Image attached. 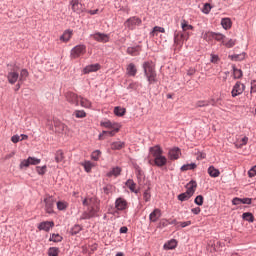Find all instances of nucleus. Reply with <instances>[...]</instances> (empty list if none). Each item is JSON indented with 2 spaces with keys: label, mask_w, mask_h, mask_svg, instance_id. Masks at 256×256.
I'll list each match as a JSON object with an SVG mask.
<instances>
[{
  "label": "nucleus",
  "mask_w": 256,
  "mask_h": 256,
  "mask_svg": "<svg viewBox=\"0 0 256 256\" xmlns=\"http://www.w3.org/2000/svg\"><path fill=\"white\" fill-rule=\"evenodd\" d=\"M168 157L171 159V161H175L181 157V149L179 147H174L169 150Z\"/></svg>",
  "instance_id": "obj_15"
},
{
  "label": "nucleus",
  "mask_w": 256,
  "mask_h": 256,
  "mask_svg": "<svg viewBox=\"0 0 256 256\" xmlns=\"http://www.w3.org/2000/svg\"><path fill=\"white\" fill-rule=\"evenodd\" d=\"M59 255V248L57 247H50L48 249V256H58Z\"/></svg>",
  "instance_id": "obj_49"
},
{
  "label": "nucleus",
  "mask_w": 256,
  "mask_h": 256,
  "mask_svg": "<svg viewBox=\"0 0 256 256\" xmlns=\"http://www.w3.org/2000/svg\"><path fill=\"white\" fill-rule=\"evenodd\" d=\"M29 77V71L27 69H22L20 72V79L19 81H25Z\"/></svg>",
  "instance_id": "obj_50"
},
{
  "label": "nucleus",
  "mask_w": 256,
  "mask_h": 256,
  "mask_svg": "<svg viewBox=\"0 0 256 256\" xmlns=\"http://www.w3.org/2000/svg\"><path fill=\"white\" fill-rule=\"evenodd\" d=\"M106 175L107 177H119V175H121V167L116 166L112 168Z\"/></svg>",
  "instance_id": "obj_29"
},
{
  "label": "nucleus",
  "mask_w": 256,
  "mask_h": 256,
  "mask_svg": "<svg viewBox=\"0 0 256 256\" xmlns=\"http://www.w3.org/2000/svg\"><path fill=\"white\" fill-rule=\"evenodd\" d=\"M70 5L74 13H77L78 15H81V13H83V4H81L79 0H71Z\"/></svg>",
  "instance_id": "obj_13"
},
{
  "label": "nucleus",
  "mask_w": 256,
  "mask_h": 256,
  "mask_svg": "<svg viewBox=\"0 0 256 256\" xmlns=\"http://www.w3.org/2000/svg\"><path fill=\"white\" fill-rule=\"evenodd\" d=\"M55 227V222L54 221H43L38 224L37 228L40 231H45L46 233H49L51 229Z\"/></svg>",
  "instance_id": "obj_11"
},
{
  "label": "nucleus",
  "mask_w": 256,
  "mask_h": 256,
  "mask_svg": "<svg viewBox=\"0 0 256 256\" xmlns=\"http://www.w3.org/2000/svg\"><path fill=\"white\" fill-rule=\"evenodd\" d=\"M209 100H199L195 103L196 109H199V107H209Z\"/></svg>",
  "instance_id": "obj_46"
},
{
  "label": "nucleus",
  "mask_w": 256,
  "mask_h": 256,
  "mask_svg": "<svg viewBox=\"0 0 256 256\" xmlns=\"http://www.w3.org/2000/svg\"><path fill=\"white\" fill-rule=\"evenodd\" d=\"M245 57H247V53L242 52L240 54L229 55L228 59H231V61H244Z\"/></svg>",
  "instance_id": "obj_24"
},
{
  "label": "nucleus",
  "mask_w": 256,
  "mask_h": 256,
  "mask_svg": "<svg viewBox=\"0 0 256 256\" xmlns=\"http://www.w3.org/2000/svg\"><path fill=\"white\" fill-rule=\"evenodd\" d=\"M141 23H143V21L141 20V18L137 17V16H132L130 18H128L125 22L124 25L125 27H127L130 31H133L134 29H136L137 27H139V25H141Z\"/></svg>",
  "instance_id": "obj_4"
},
{
  "label": "nucleus",
  "mask_w": 256,
  "mask_h": 256,
  "mask_svg": "<svg viewBox=\"0 0 256 256\" xmlns=\"http://www.w3.org/2000/svg\"><path fill=\"white\" fill-rule=\"evenodd\" d=\"M221 25L225 31L231 29L233 22H231V18H222L221 19Z\"/></svg>",
  "instance_id": "obj_30"
},
{
  "label": "nucleus",
  "mask_w": 256,
  "mask_h": 256,
  "mask_svg": "<svg viewBox=\"0 0 256 256\" xmlns=\"http://www.w3.org/2000/svg\"><path fill=\"white\" fill-rule=\"evenodd\" d=\"M255 175H256V165L253 166V167L248 171V176H249L250 178L255 177Z\"/></svg>",
  "instance_id": "obj_61"
},
{
  "label": "nucleus",
  "mask_w": 256,
  "mask_h": 256,
  "mask_svg": "<svg viewBox=\"0 0 256 256\" xmlns=\"http://www.w3.org/2000/svg\"><path fill=\"white\" fill-rule=\"evenodd\" d=\"M144 75L149 85L157 83V71H155V64L153 61H146L143 63Z\"/></svg>",
  "instance_id": "obj_1"
},
{
  "label": "nucleus",
  "mask_w": 256,
  "mask_h": 256,
  "mask_svg": "<svg viewBox=\"0 0 256 256\" xmlns=\"http://www.w3.org/2000/svg\"><path fill=\"white\" fill-rule=\"evenodd\" d=\"M143 199L146 203H149V201H151V192L149 191V189L144 191Z\"/></svg>",
  "instance_id": "obj_54"
},
{
  "label": "nucleus",
  "mask_w": 256,
  "mask_h": 256,
  "mask_svg": "<svg viewBox=\"0 0 256 256\" xmlns=\"http://www.w3.org/2000/svg\"><path fill=\"white\" fill-rule=\"evenodd\" d=\"M124 147H125V142H121V141L113 142L111 144V149L113 151H121V149H123Z\"/></svg>",
  "instance_id": "obj_34"
},
{
  "label": "nucleus",
  "mask_w": 256,
  "mask_h": 256,
  "mask_svg": "<svg viewBox=\"0 0 256 256\" xmlns=\"http://www.w3.org/2000/svg\"><path fill=\"white\" fill-rule=\"evenodd\" d=\"M237 43L236 40L234 39H230L227 42H223V45H225V47H227L228 49H231V47H235V44Z\"/></svg>",
  "instance_id": "obj_56"
},
{
  "label": "nucleus",
  "mask_w": 256,
  "mask_h": 256,
  "mask_svg": "<svg viewBox=\"0 0 256 256\" xmlns=\"http://www.w3.org/2000/svg\"><path fill=\"white\" fill-rule=\"evenodd\" d=\"M8 82L10 85H15L19 80V73L17 72H9L7 75Z\"/></svg>",
  "instance_id": "obj_20"
},
{
  "label": "nucleus",
  "mask_w": 256,
  "mask_h": 256,
  "mask_svg": "<svg viewBox=\"0 0 256 256\" xmlns=\"http://www.w3.org/2000/svg\"><path fill=\"white\" fill-rule=\"evenodd\" d=\"M177 247V240L171 239L170 241L166 242L163 246L165 251H171Z\"/></svg>",
  "instance_id": "obj_23"
},
{
  "label": "nucleus",
  "mask_w": 256,
  "mask_h": 256,
  "mask_svg": "<svg viewBox=\"0 0 256 256\" xmlns=\"http://www.w3.org/2000/svg\"><path fill=\"white\" fill-rule=\"evenodd\" d=\"M126 53L128 55H131V57H137L141 54V46L136 45V46L128 47L126 50Z\"/></svg>",
  "instance_id": "obj_16"
},
{
  "label": "nucleus",
  "mask_w": 256,
  "mask_h": 256,
  "mask_svg": "<svg viewBox=\"0 0 256 256\" xmlns=\"http://www.w3.org/2000/svg\"><path fill=\"white\" fill-rule=\"evenodd\" d=\"M158 33H165V28L161 27V26H155L153 28V30L150 32V35L152 37H155L158 35Z\"/></svg>",
  "instance_id": "obj_39"
},
{
  "label": "nucleus",
  "mask_w": 256,
  "mask_h": 256,
  "mask_svg": "<svg viewBox=\"0 0 256 256\" xmlns=\"http://www.w3.org/2000/svg\"><path fill=\"white\" fill-rule=\"evenodd\" d=\"M154 165H156V167H165V165H167V157L160 154V156L154 158Z\"/></svg>",
  "instance_id": "obj_19"
},
{
  "label": "nucleus",
  "mask_w": 256,
  "mask_h": 256,
  "mask_svg": "<svg viewBox=\"0 0 256 256\" xmlns=\"http://www.w3.org/2000/svg\"><path fill=\"white\" fill-rule=\"evenodd\" d=\"M100 125H101V127H105L106 129H115V126L109 120L101 122Z\"/></svg>",
  "instance_id": "obj_53"
},
{
  "label": "nucleus",
  "mask_w": 256,
  "mask_h": 256,
  "mask_svg": "<svg viewBox=\"0 0 256 256\" xmlns=\"http://www.w3.org/2000/svg\"><path fill=\"white\" fill-rule=\"evenodd\" d=\"M99 202V200H97L96 197H90V198H85L83 201H82V205L84 207H91V205H95V203Z\"/></svg>",
  "instance_id": "obj_26"
},
{
  "label": "nucleus",
  "mask_w": 256,
  "mask_h": 256,
  "mask_svg": "<svg viewBox=\"0 0 256 256\" xmlns=\"http://www.w3.org/2000/svg\"><path fill=\"white\" fill-rule=\"evenodd\" d=\"M137 87H139L138 86V84L136 83V82H132V83H130L129 85H128V87H127V89L129 90H132V91H137Z\"/></svg>",
  "instance_id": "obj_60"
},
{
  "label": "nucleus",
  "mask_w": 256,
  "mask_h": 256,
  "mask_svg": "<svg viewBox=\"0 0 256 256\" xmlns=\"http://www.w3.org/2000/svg\"><path fill=\"white\" fill-rule=\"evenodd\" d=\"M100 69H101V65L99 63L90 64L83 69V73L84 75H89V73H95Z\"/></svg>",
  "instance_id": "obj_14"
},
{
  "label": "nucleus",
  "mask_w": 256,
  "mask_h": 256,
  "mask_svg": "<svg viewBox=\"0 0 256 256\" xmlns=\"http://www.w3.org/2000/svg\"><path fill=\"white\" fill-rule=\"evenodd\" d=\"M149 151H150V155H152V157H154V159L156 157L163 155V149H161V146H159V145L150 147Z\"/></svg>",
  "instance_id": "obj_18"
},
{
  "label": "nucleus",
  "mask_w": 256,
  "mask_h": 256,
  "mask_svg": "<svg viewBox=\"0 0 256 256\" xmlns=\"http://www.w3.org/2000/svg\"><path fill=\"white\" fill-rule=\"evenodd\" d=\"M72 35V30H65L64 33L60 36V41H62L63 43H67L70 41Z\"/></svg>",
  "instance_id": "obj_25"
},
{
  "label": "nucleus",
  "mask_w": 256,
  "mask_h": 256,
  "mask_svg": "<svg viewBox=\"0 0 256 256\" xmlns=\"http://www.w3.org/2000/svg\"><path fill=\"white\" fill-rule=\"evenodd\" d=\"M63 159H65V156L63 154V150L56 151V153H55L56 163H62Z\"/></svg>",
  "instance_id": "obj_40"
},
{
  "label": "nucleus",
  "mask_w": 256,
  "mask_h": 256,
  "mask_svg": "<svg viewBox=\"0 0 256 256\" xmlns=\"http://www.w3.org/2000/svg\"><path fill=\"white\" fill-rule=\"evenodd\" d=\"M116 133H119V128H113V130L110 131H102V133L99 134L98 139H103V135H108V137H115Z\"/></svg>",
  "instance_id": "obj_27"
},
{
  "label": "nucleus",
  "mask_w": 256,
  "mask_h": 256,
  "mask_svg": "<svg viewBox=\"0 0 256 256\" xmlns=\"http://www.w3.org/2000/svg\"><path fill=\"white\" fill-rule=\"evenodd\" d=\"M29 165H31V162H30V160H29V158H28V159L22 160V161L20 162L19 167H20V169H25V167H29Z\"/></svg>",
  "instance_id": "obj_57"
},
{
  "label": "nucleus",
  "mask_w": 256,
  "mask_h": 256,
  "mask_svg": "<svg viewBox=\"0 0 256 256\" xmlns=\"http://www.w3.org/2000/svg\"><path fill=\"white\" fill-rule=\"evenodd\" d=\"M232 71L234 79H241L243 77V70L237 68L235 65H232Z\"/></svg>",
  "instance_id": "obj_33"
},
{
  "label": "nucleus",
  "mask_w": 256,
  "mask_h": 256,
  "mask_svg": "<svg viewBox=\"0 0 256 256\" xmlns=\"http://www.w3.org/2000/svg\"><path fill=\"white\" fill-rule=\"evenodd\" d=\"M125 113H127V109H125L121 106H116L114 108V114L116 115V117H123V115H125Z\"/></svg>",
  "instance_id": "obj_35"
},
{
  "label": "nucleus",
  "mask_w": 256,
  "mask_h": 256,
  "mask_svg": "<svg viewBox=\"0 0 256 256\" xmlns=\"http://www.w3.org/2000/svg\"><path fill=\"white\" fill-rule=\"evenodd\" d=\"M208 174L210 175V177H219V175H221V172L219 171V169L215 168L214 166H210L208 168Z\"/></svg>",
  "instance_id": "obj_36"
},
{
  "label": "nucleus",
  "mask_w": 256,
  "mask_h": 256,
  "mask_svg": "<svg viewBox=\"0 0 256 256\" xmlns=\"http://www.w3.org/2000/svg\"><path fill=\"white\" fill-rule=\"evenodd\" d=\"M203 201H204L203 195H198L194 199L195 205H198L199 207H201V205H203Z\"/></svg>",
  "instance_id": "obj_55"
},
{
  "label": "nucleus",
  "mask_w": 256,
  "mask_h": 256,
  "mask_svg": "<svg viewBox=\"0 0 256 256\" xmlns=\"http://www.w3.org/2000/svg\"><path fill=\"white\" fill-rule=\"evenodd\" d=\"M54 127H59L60 131L65 130V124L61 123L60 121H54Z\"/></svg>",
  "instance_id": "obj_59"
},
{
  "label": "nucleus",
  "mask_w": 256,
  "mask_h": 256,
  "mask_svg": "<svg viewBox=\"0 0 256 256\" xmlns=\"http://www.w3.org/2000/svg\"><path fill=\"white\" fill-rule=\"evenodd\" d=\"M82 230H83V227H81V225H79V224H76L71 228L70 234L77 235V234L81 233Z\"/></svg>",
  "instance_id": "obj_41"
},
{
  "label": "nucleus",
  "mask_w": 256,
  "mask_h": 256,
  "mask_svg": "<svg viewBox=\"0 0 256 256\" xmlns=\"http://www.w3.org/2000/svg\"><path fill=\"white\" fill-rule=\"evenodd\" d=\"M99 157H101V150H95L92 152L91 159H93V161H99Z\"/></svg>",
  "instance_id": "obj_52"
},
{
  "label": "nucleus",
  "mask_w": 256,
  "mask_h": 256,
  "mask_svg": "<svg viewBox=\"0 0 256 256\" xmlns=\"http://www.w3.org/2000/svg\"><path fill=\"white\" fill-rule=\"evenodd\" d=\"M125 185L126 187H128V189H130L132 193H139V191L136 189L137 184L135 183V181H133V179H128Z\"/></svg>",
  "instance_id": "obj_28"
},
{
  "label": "nucleus",
  "mask_w": 256,
  "mask_h": 256,
  "mask_svg": "<svg viewBox=\"0 0 256 256\" xmlns=\"http://www.w3.org/2000/svg\"><path fill=\"white\" fill-rule=\"evenodd\" d=\"M127 207L128 203L127 200H125V198L119 197L115 200V209H117V211H125Z\"/></svg>",
  "instance_id": "obj_12"
},
{
  "label": "nucleus",
  "mask_w": 256,
  "mask_h": 256,
  "mask_svg": "<svg viewBox=\"0 0 256 256\" xmlns=\"http://www.w3.org/2000/svg\"><path fill=\"white\" fill-rule=\"evenodd\" d=\"M242 219L248 221V223H253V221H255V216H253V213L251 212H245L242 214Z\"/></svg>",
  "instance_id": "obj_37"
},
{
  "label": "nucleus",
  "mask_w": 256,
  "mask_h": 256,
  "mask_svg": "<svg viewBox=\"0 0 256 256\" xmlns=\"http://www.w3.org/2000/svg\"><path fill=\"white\" fill-rule=\"evenodd\" d=\"M189 40V32L184 34L181 31L174 32V45H183V41Z\"/></svg>",
  "instance_id": "obj_6"
},
{
  "label": "nucleus",
  "mask_w": 256,
  "mask_h": 256,
  "mask_svg": "<svg viewBox=\"0 0 256 256\" xmlns=\"http://www.w3.org/2000/svg\"><path fill=\"white\" fill-rule=\"evenodd\" d=\"M44 203H45V211L46 213H48L49 215L54 213L53 208L55 207V198H53V196H48L44 199Z\"/></svg>",
  "instance_id": "obj_7"
},
{
  "label": "nucleus",
  "mask_w": 256,
  "mask_h": 256,
  "mask_svg": "<svg viewBox=\"0 0 256 256\" xmlns=\"http://www.w3.org/2000/svg\"><path fill=\"white\" fill-rule=\"evenodd\" d=\"M49 241H53V243H61L63 241V236L59 234H52Z\"/></svg>",
  "instance_id": "obj_42"
},
{
  "label": "nucleus",
  "mask_w": 256,
  "mask_h": 256,
  "mask_svg": "<svg viewBox=\"0 0 256 256\" xmlns=\"http://www.w3.org/2000/svg\"><path fill=\"white\" fill-rule=\"evenodd\" d=\"M11 141H12V143H19V141H23V139H21V136H19V135H13L11 137Z\"/></svg>",
  "instance_id": "obj_62"
},
{
  "label": "nucleus",
  "mask_w": 256,
  "mask_h": 256,
  "mask_svg": "<svg viewBox=\"0 0 256 256\" xmlns=\"http://www.w3.org/2000/svg\"><path fill=\"white\" fill-rule=\"evenodd\" d=\"M206 35L211 37L212 39H215V41H222L225 42V35L217 32H208Z\"/></svg>",
  "instance_id": "obj_22"
},
{
  "label": "nucleus",
  "mask_w": 256,
  "mask_h": 256,
  "mask_svg": "<svg viewBox=\"0 0 256 256\" xmlns=\"http://www.w3.org/2000/svg\"><path fill=\"white\" fill-rule=\"evenodd\" d=\"M29 161H30V165H39V163H41V159L39 158H35V157H28Z\"/></svg>",
  "instance_id": "obj_58"
},
{
  "label": "nucleus",
  "mask_w": 256,
  "mask_h": 256,
  "mask_svg": "<svg viewBox=\"0 0 256 256\" xmlns=\"http://www.w3.org/2000/svg\"><path fill=\"white\" fill-rule=\"evenodd\" d=\"M82 166L84 167V171H86V173H91V169H93V163H91V161L83 162Z\"/></svg>",
  "instance_id": "obj_45"
},
{
  "label": "nucleus",
  "mask_w": 256,
  "mask_h": 256,
  "mask_svg": "<svg viewBox=\"0 0 256 256\" xmlns=\"http://www.w3.org/2000/svg\"><path fill=\"white\" fill-rule=\"evenodd\" d=\"M209 101V105H211L212 107H219L223 104H221V97L215 99V98H211Z\"/></svg>",
  "instance_id": "obj_43"
},
{
  "label": "nucleus",
  "mask_w": 256,
  "mask_h": 256,
  "mask_svg": "<svg viewBox=\"0 0 256 256\" xmlns=\"http://www.w3.org/2000/svg\"><path fill=\"white\" fill-rule=\"evenodd\" d=\"M90 37H92V39H94V41H97L98 43H109V39H111L109 34L101 32L91 34Z\"/></svg>",
  "instance_id": "obj_8"
},
{
  "label": "nucleus",
  "mask_w": 256,
  "mask_h": 256,
  "mask_svg": "<svg viewBox=\"0 0 256 256\" xmlns=\"http://www.w3.org/2000/svg\"><path fill=\"white\" fill-rule=\"evenodd\" d=\"M232 204H234V205H241L242 204V199L239 198V197H235L232 200Z\"/></svg>",
  "instance_id": "obj_63"
},
{
  "label": "nucleus",
  "mask_w": 256,
  "mask_h": 256,
  "mask_svg": "<svg viewBox=\"0 0 256 256\" xmlns=\"http://www.w3.org/2000/svg\"><path fill=\"white\" fill-rule=\"evenodd\" d=\"M80 105L84 109H91V107H92L91 101L87 98L82 97V96H80Z\"/></svg>",
  "instance_id": "obj_31"
},
{
  "label": "nucleus",
  "mask_w": 256,
  "mask_h": 256,
  "mask_svg": "<svg viewBox=\"0 0 256 256\" xmlns=\"http://www.w3.org/2000/svg\"><path fill=\"white\" fill-rule=\"evenodd\" d=\"M250 93H256V80L251 82V90Z\"/></svg>",
  "instance_id": "obj_64"
},
{
  "label": "nucleus",
  "mask_w": 256,
  "mask_h": 256,
  "mask_svg": "<svg viewBox=\"0 0 256 256\" xmlns=\"http://www.w3.org/2000/svg\"><path fill=\"white\" fill-rule=\"evenodd\" d=\"M74 115H75L76 119H84V117H87V113L84 112V110H76L74 112Z\"/></svg>",
  "instance_id": "obj_47"
},
{
  "label": "nucleus",
  "mask_w": 256,
  "mask_h": 256,
  "mask_svg": "<svg viewBox=\"0 0 256 256\" xmlns=\"http://www.w3.org/2000/svg\"><path fill=\"white\" fill-rule=\"evenodd\" d=\"M211 9H213L211 4L205 3L202 8V13H204V15H209V13H211Z\"/></svg>",
  "instance_id": "obj_48"
},
{
  "label": "nucleus",
  "mask_w": 256,
  "mask_h": 256,
  "mask_svg": "<svg viewBox=\"0 0 256 256\" xmlns=\"http://www.w3.org/2000/svg\"><path fill=\"white\" fill-rule=\"evenodd\" d=\"M161 217V209L155 208L149 215L151 223H157Z\"/></svg>",
  "instance_id": "obj_17"
},
{
  "label": "nucleus",
  "mask_w": 256,
  "mask_h": 256,
  "mask_svg": "<svg viewBox=\"0 0 256 256\" xmlns=\"http://www.w3.org/2000/svg\"><path fill=\"white\" fill-rule=\"evenodd\" d=\"M181 27L184 33H187V31H193V25H190L189 22L185 19L181 21Z\"/></svg>",
  "instance_id": "obj_32"
},
{
  "label": "nucleus",
  "mask_w": 256,
  "mask_h": 256,
  "mask_svg": "<svg viewBox=\"0 0 256 256\" xmlns=\"http://www.w3.org/2000/svg\"><path fill=\"white\" fill-rule=\"evenodd\" d=\"M36 172L38 173V175H45V173H47V166H37Z\"/></svg>",
  "instance_id": "obj_51"
},
{
  "label": "nucleus",
  "mask_w": 256,
  "mask_h": 256,
  "mask_svg": "<svg viewBox=\"0 0 256 256\" xmlns=\"http://www.w3.org/2000/svg\"><path fill=\"white\" fill-rule=\"evenodd\" d=\"M193 169H197V164L193 162L190 164H184L180 168L181 171H193Z\"/></svg>",
  "instance_id": "obj_38"
},
{
  "label": "nucleus",
  "mask_w": 256,
  "mask_h": 256,
  "mask_svg": "<svg viewBox=\"0 0 256 256\" xmlns=\"http://www.w3.org/2000/svg\"><path fill=\"white\" fill-rule=\"evenodd\" d=\"M56 205H57L58 211H65V209L69 207V204H67V202L65 201H58Z\"/></svg>",
  "instance_id": "obj_44"
},
{
  "label": "nucleus",
  "mask_w": 256,
  "mask_h": 256,
  "mask_svg": "<svg viewBox=\"0 0 256 256\" xmlns=\"http://www.w3.org/2000/svg\"><path fill=\"white\" fill-rule=\"evenodd\" d=\"M186 192L181 193L178 195V201H189L191 199L192 195H195V190L197 189V181L191 180L187 185H186Z\"/></svg>",
  "instance_id": "obj_2"
},
{
  "label": "nucleus",
  "mask_w": 256,
  "mask_h": 256,
  "mask_svg": "<svg viewBox=\"0 0 256 256\" xmlns=\"http://www.w3.org/2000/svg\"><path fill=\"white\" fill-rule=\"evenodd\" d=\"M126 73L128 77H135V75H137V66L133 63L128 64L126 67Z\"/></svg>",
  "instance_id": "obj_21"
},
{
  "label": "nucleus",
  "mask_w": 256,
  "mask_h": 256,
  "mask_svg": "<svg viewBox=\"0 0 256 256\" xmlns=\"http://www.w3.org/2000/svg\"><path fill=\"white\" fill-rule=\"evenodd\" d=\"M99 211V202H96L89 206L87 210L82 213V215L80 216V221H85L87 219H93V217H97Z\"/></svg>",
  "instance_id": "obj_3"
},
{
  "label": "nucleus",
  "mask_w": 256,
  "mask_h": 256,
  "mask_svg": "<svg viewBox=\"0 0 256 256\" xmlns=\"http://www.w3.org/2000/svg\"><path fill=\"white\" fill-rule=\"evenodd\" d=\"M80 97L81 96L77 95L74 92L66 93V100L68 101V103H70V105H74V107H79Z\"/></svg>",
  "instance_id": "obj_9"
},
{
  "label": "nucleus",
  "mask_w": 256,
  "mask_h": 256,
  "mask_svg": "<svg viewBox=\"0 0 256 256\" xmlns=\"http://www.w3.org/2000/svg\"><path fill=\"white\" fill-rule=\"evenodd\" d=\"M85 51H87V46H85V44L76 45L71 49V59H78L81 55H85Z\"/></svg>",
  "instance_id": "obj_5"
},
{
  "label": "nucleus",
  "mask_w": 256,
  "mask_h": 256,
  "mask_svg": "<svg viewBox=\"0 0 256 256\" xmlns=\"http://www.w3.org/2000/svg\"><path fill=\"white\" fill-rule=\"evenodd\" d=\"M243 91H245V84L237 81L232 88L231 95L232 97H239V95H242Z\"/></svg>",
  "instance_id": "obj_10"
}]
</instances>
